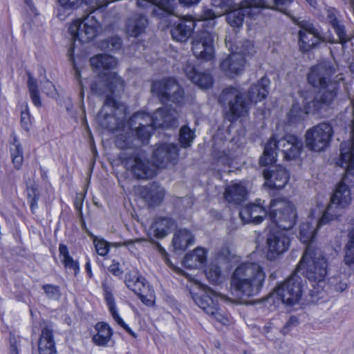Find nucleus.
Instances as JSON below:
<instances>
[{
  "label": "nucleus",
  "instance_id": "nucleus-1",
  "mask_svg": "<svg viewBox=\"0 0 354 354\" xmlns=\"http://www.w3.org/2000/svg\"><path fill=\"white\" fill-rule=\"evenodd\" d=\"M335 69L329 62H322L312 66L307 75L308 83L319 88L314 91H304L305 107L307 113H321L332 106L338 95L339 81L333 78Z\"/></svg>",
  "mask_w": 354,
  "mask_h": 354
},
{
  "label": "nucleus",
  "instance_id": "nucleus-29",
  "mask_svg": "<svg viewBox=\"0 0 354 354\" xmlns=\"http://www.w3.org/2000/svg\"><path fill=\"white\" fill-rule=\"evenodd\" d=\"M148 20L145 15L138 13L134 14L127 20V34L131 37H138L145 32Z\"/></svg>",
  "mask_w": 354,
  "mask_h": 354
},
{
  "label": "nucleus",
  "instance_id": "nucleus-32",
  "mask_svg": "<svg viewBox=\"0 0 354 354\" xmlns=\"http://www.w3.org/2000/svg\"><path fill=\"white\" fill-rule=\"evenodd\" d=\"M39 354H56L53 330L45 327L41 330L38 345Z\"/></svg>",
  "mask_w": 354,
  "mask_h": 354
},
{
  "label": "nucleus",
  "instance_id": "nucleus-56",
  "mask_svg": "<svg viewBox=\"0 0 354 354\" xmlns=\"http://www.w3.org/2000/svg\"><path fill=\"white\" fill-rule=\"evenodd\" d=\"M152 125L153 129L162 128L164 124V109H158L151 115Z\"/></svg>",
  "mask_w": 354,
  "mask_h": 354
},
{
  "label": "nucleus",
  "instance_id": "nucleus-41",
  "mask_svg": "<svg viewBox=\"0 0 354 354\" xmlns=\"http://www.w3.org/2000/svg\"><path fill=\"white\" fill-rule=\"evenodd\" d=\"M247 10L243 9L240 6L238 8L232 10L226 14V21L232 27H241L244 21V18L247 16Z\"/></svg>",
  "mask_w": 354,
  "mask_h": 354
},
{
  "label": "nucleus",
  "instance_id": "nucleus-48",
  "mask_svg": "<svg viewBox=\"0 0 354 354\" xmlns=\"http://www.w3.org/2000/svg\"><path fill=\"white\" fill-rule=\"evenodd\" d=\"M122 46V40L120 37L114 36L103 39L100 43V48L102 50L114 52L119 50Z\"/></svg>",
  "mask_w": 354,
  "mask_h": 354
},
{
  "label": "nucleus",
  "instance_id": "nucleus-22",
  "mask_svg": "<svg viewBox=\"0 0 354 354\" xmlns=\"http://www.w3.org/2000/svg\"><path fill=\"white\" fill-rule=\"evenodd\" d=\"M183 71L187 78L200 88L207 89L212 87V75L207 71L200 72L193 62L187 60L183 66Z\"/></svg>",
  "mask_w": 354,
  "mask_h": 354
},
{
  "label": "nucleus",
  "instance_id": "nucleus-6",
  "mask_svg": "<svg viewBox=\"0 0 354 354\" xmlns=\"http://www.w3.org/2000/svg\"><path fill=\"white\" fill-rule=\"evenodd\" d=\"M302 149V141L294 135H286L279 140L272 137L266 144L263 154L259 158V163L261 166H266L274 162L277 160V150L281 151L286 160L296 159Z\"/></svg>",
  "mask_w": 354,
  "mask_h": 354
},
{
  "label": "nucleus",
  "instance_id": "nucleus-44",
  "mask_svg": "<svg viewBox=\"0 0 354 354\" xmlns=\"http://www.w3.org/2000/svg\"><path fill=\"white\" fill-rule=\"evenodd\" d=\"M330 26L334 30L338 37V41L335 40V43H339L342 45H344L349 42L353 37V36H351L347 33L346 26L342 19L336 23H333Z\"/></svg>",
  "mask_w": 354,
  "mask_h": 354
},
{
  "label": "nucleus",
  "instance_id": "nucleus-63",
  "mask_svg": "<svg viewBox=\"0 0 354 354\" xmlns=\"http://www.w3.org/2000/svg\"><path fill=\"white\" fill-rule=\"evenodd\" d=\"M19 337H17L14 335H10V354H18V346L19 345Z\"/></svg>",
  "mask_w": 354,
  "mask_h": 354
},
{
  "label": "nucleus",
  "instance_id": "nucleus-37",
  "mask_svg": "<svg viewBox=\"0 0 354 354\" xmlns=\"http://www.w3.org/2000/svg\"><path fill=\"white\" fill-rule=\"evenodd\" d=\"M91 65L95 69H112L117 66V60L111 55L100 54L90 59Z\"/></svg>",
  "mask_w": 354,
  "mask_h": 354
},
{
  "label": "nucleus",
  "instance_id": "nucleus-45",
  "mask_svg": "<svg viewBox=\"0 0 354 354\" xmlns=\"http://www.w3.org/2000/svg\"><path fill=\"white\" fill-rule=\"evenodd\" d=\"M10 154L15 167L19 169L24 160L23 149L16 136H14L13 138L12 147H10Z\"/></svg>",
  "mask_w": 354,
  "mask_h": 354
},
{
  "label": "nucleus",
  "instance_id": "nucleus-9",
  "mask_svg": "<svg viewBox=\"0 0 354 354\" xmlns=\"http://www.w3.org/2000/svg\"><path fill=\"white\" fill-rule=\"evenodd\" d=\"M270 219L281 231L286 232L291 229L296 223V209L289 201L283 199L272 200L269 209Z\"/></svg>",
  "mask_w": 354,
  "mask_h": 354
},
{
  "label": "nucleus",
  "instance_id": "nucleus-33",
  "mask_svg": "<svg viewBox=\"0 0 354 354\" xmlns=\"http://www.w3.org/2000/svg\"><path fill=\"white\" fill-rule=\"evenodd\" d=\"M194 239L191 232L185 229L178 230L174 235L172 244L175 250L185 251L186 248L194 244Z\"/></svg>",
  "mask_w": 354,
  "mask_h": 354
},
{
  "label": "nucleus",
  "instance_id": "nucleus-17",
  "mask_svg": "<svg viewBox=\"0 0 354 354\" xmlns=\"http://www.w3.org/2000/svg\"><path fill=\"white\" fill-rule=\"evenodd\" d=\"M124 282L127 286L139 297L143 304L148 306L154 304V291L145 278L136 272H129L125 275Z\"/></svg>",
  "mask_w": 354,
  "mask_h": 354
},
{
  "label": "nucleus",
  "instance_id": "nucleus-15",
  "mask_svg": "<svg viewBox=\"0 0 354 354\" xmlns=\"http://www.w3.org/2000/svg\"><path fill=\"white\" fill-rule=\"evenodd\" d=\"M126 166L131 169L133 176L138 180H147L156 175V169L140 149H133L127 158Z\"/></svg>",
  "mask_w": 354,
  "mask_h": 354
},
{
  "label": "nucleus",
  "instance_id": "nucleus-4",
  "mask_svg": "<svg viewBox=\"0 0 354 354\" xmlns=\"http://www.w3.org/2000/svg\"><path fill=\"white\" fill-rule=\"evenodd\" d=\"M266 278L262 267L253 262H243L232 272L230 287L239 297H252L261 291Z\"/></svg>",
  "mask_w": 354,
  "mask_h": 354
},
{
  "label": "nucleus",
  "instance_id": "nucleus-7",
  "mask_svg": "<svg viewBox=\"0 0 354 354\" xmlns=\"http://www.w3.org/2000/svg\"><path fill=\"white\" fill-rule=\"evenodd\" d=\"M218 101L224 108L228 109L227 117L229 120L245 116L249 112L250 102L243 90L239 87L225 88L219 95Z\"/></svg>",
  "mask_w": 354,
  "mask_h": 354
},
{
  "label": "nucleus",
  "instance_id": "nucleus-18",
  "mask_svg": "<svg viewBox=\"0 0 354 354\" xmlns=\"http://www.w3.org/2000/svg\"><path fill=\"white\" fill-rule=\"evenodd\" d=\"M128 126L131 130L134 131L136 136L140 139V142L147 145L152 130L151 115L139 112L133 114L128 121Z\"/></svg>",
  "mask_w": 354,
  "mask_h": 354
},
{
  "label": "nucleus",
  "instance_id": "nucleus-24",
  "mask_svg": "<svg viewBox=\"0 0 354 354\" xmlns=\"http://www.w3.org/2000/svg\"><path fill=\"white\" fill-rule=\"evenodd\" d=\"M263 175L266 180L265 185L271 189H280L284 187L289 179L288 171L281 166H274L271 169L264 170Z\"/></svg>",
  "mask_w": 354,
  "mask_h": 354
},
{
  "label": "nucleus",
  "instance_id": "nucleus-27",
  "mask_svg": "<svg viewBox=\"0 0 354 354\" xmlns=\"http://www.w3.org/2000/svg\"><path fill=\"white\" fill-rule=\"evenodd\" d=\"M247 189L241 183H232L225 187L224 198L232 205H239L246 199Z\"/></svg>",
  "mask_w": 354,
  "mask_h": 354
},
{
  "label": "nucleus",
  "instance_id": "nucleus-31",
  "mask_svg": "<svg viewBox=\"0 0 354 354\" xmlns=\"http://www.w3.org/2000/svg\"><path fill=\"white\" fill-rule=\"evenodd\" d=\"M319 221L315 222L313 217H309L306 222L300 225L299 239L304 243H310L313 242L315 237L316 230L322 225Z\"/></svg>",
  "mask_w": 354,
  "mask_h": 354
},
{
  "label": "nucleus",
  "instance_id": "nucleus-46",
  "mask_svg": "<svg viewBox=\"0 0 354 354\" xmlns=\"http://www.w3.org/2000/svg\"><path fill=\"white\" fill-rule=\"evenodd\" d=\"M348 238V243L344 247V262L351 266L354 264V227L349 231Z\"/></svg>",
  "mask_w": 354,
  "mask_h": 354
},
{
  "label": "nucleus",
  "instance_id": "nucleus-61",
  "mask_svg": "<svg viewBox=\"0 0 354 354\" xmlns=\"http://www.w3.org/2000/svg\"><path fill=\"white\" fill-rule=\"evenodd\" d=\"M85 4L89 5L91 12L97 9L106 7L111 2L109 0H84Z\"/></svg>",
  "mask_w": 354,
  "mask_h": 354
},
{
  "label": "nucleus",
  "instance_id": "nucleus-42",
  "mask_svg": "<svg viewBox=\"0 0 354 354\" xmlns=\"http://www.w3.org/2000/svg\"><path fill=\"white\" fill-rule=\"evenodd\" d=\"M225 44L227 46H229L230 50L235 53H239L243 57V55H252L256 52L252 41L248 39L240 41L234 50L232 48V43L227 41V39H225Z\"/></svg>",
  "mask_w": 354,
  "mask_h": 354
},
{
  "label": "nucleus",
  "instance_id": "nucleus-54",
  "mask_svg": "<svg viewBox=\"0 0 354 354\" xmlns=\"http://www.w3.org/2000/svg\"><path fill=\"white\" fill-rule=\"evenodd\" d=\"M326 21L330 26L339 21L341 19L339 12L335 8L328 7L326 8Z\"/></svg>",
  "mask_w": 354,
  "mask_h": 354
},
{
  "label": "nucleus",
  "instance_id": "nucleus-36",
  "mask_svg": "<svg viewBox=\"0 0 354 354\" xmlns=\"http://www.w3.org/2000/svg\"><path fill=\"white\" fill-rule=\"evenodd\" d=\"M218 15L216 14L212 9H204L199 15L198 21L202 22L201 29L198 32H208L216 33L214 30L216 19Z\"/></svg>",
  "mask_w": 354,
  "mask_h": 354
},
{
  "label": "nucleus",
  "instance_id": "nucleus-8",
  "mask_svg": "<svg viewBox=\"0 0 354 354\" xmlns=\"http://www.w3.org/2000/svg\"><path fill=\"white\" fill-rule=\"evenodd\" d=\"M192 297L195 304L212 318L223 324L227 323L228 319L218 304V299L231 301L232 299L227 296L218 293L209 287L204 286L198 292L192 294Z\"/></svg>",
  "mask_w": 354,
  "mask_h": 354
},
{
  "label": "nucleus",
  "instance_id": "nucleus-57",
  "mask_svg": "<svg viewBox=\"0 0 354 354\" xmlns=\"http://www.w3.org/2000/svg\"><path fill=\"white\" fill-rule=\"evenodd\" d=\"M43 289L46 296L51 299H57L60 297L59 288L57 286L46 284L43 286Z\"/></svg>",
  "mask_w": 354,
  "mask_h": 354
},
{
  "label": "nucleus",
  "instance_id": "nucleus-60",
  "mask_svg": "<svg viewBox=\"0 0 354 354\" xmlns=\"http://www.w3.org/2000/svg\"><path fill=\"white\" fill-rule=\"evenodd\" d=\"M157 6L159 10L167 13L174 14L175 12L174 0H160Z\"/></svg>",
  "mask_w": 354,
  "mask_h": 354
},
{
  "label": "nucleus",
  "instance_id": "nucleus-28",
  "mask_svg": "<svg viewBox=\"0 0 354 354\" xmlns=\"http://www.w3.org/2000/svg\"><path fill=\"white\" fill-rule=\"evenodd\" d=\"M270 81L266 77H261L256 84L251 86L248 91V98L251 103H257L266 99L269 93Z\"/></svg>",
  "mask_w": 354,
  "mask_h": 354
},
{
  "label": "nucleus",
  "instance_id": "nucleus-62",
  "mask_svg": "<svg viewBox=\"0 0 354 354\" xmlns=\"http://www.w3.org/2000/svg\"><path fill=\"white\" fill-rule=\"evenodd\" d=\"M298 324V319L295 316H291L281 329V333L287 334L290 328L296 326Z\"/></svg>",
  "mask_w": 354,
  "mask_h": 354
},
{
  "label": "nucleus",
  "instance_id": "nucleus-52",
  "mask_svg": "<svg viewBox=\"0 0 354 354\" xmlns=\"http://www.w3.org/2000/svg\"><path fill=\"white\" fill-rule=\"evenodd\" d=\"M205 272L208 280L212 283L216 284L221 282V270L217 265L211 264Z\"/></svg>",
  "mask_w": 354,
  "mask_h": 354
},
{
  "label": "nucleus",
  "instance_id": "nucleus-3",
  "mask_svg": "<svg viewBox=\"0 0 354 354\" xmlns=\"http://www.w3.org/2000/svg\"><path fill=\"white\" fill-rule=\"evenodd\" d=\"M340 166L345 168V174L337 184L330 203L320 218L319 224L325 225L337 218L351 201L350 184L354 178V152H342Z\"/></svg>",
  "mask_w": 354,
  "mask_h": 354
},
{
  "label": "nucleus",
  "instance_id": "nucleus-12",
  "mask_svg": "<svg viewBox=\"0 0 354 354\" xmlns=\"http://www.w3.org/2000/svg\"><path fill=\"white\" fill-rule=\"evenodd\" d=\"M151 91L162 104L173 102L180 104L184 99V91L174 78L153 82Z\"/></svg>",
  "mask_w": 354,
  "mask_h": 354
},
{
  "label": "nucleus",
  "instance_id": "nucleus-19",
  "mask_svg": "<svg viewBox=\"0 0 354 354\" xmlns=\"http://www.w3.org/2000/svg\"><path fill=\"white\" fill-rule=\"evenodd\" d=\"M290 238L286 232L281 230L271 232L267 238L268 259H273L279 254L285 252L290 246Z\"/></svg>",
  "mask_w": 354,
  "mask_h": 354
},
{
  "label": "nucleus",
  "instance_id": "nucleus-25",
  "mask_svg": "<svg viewBox=\"0 0 354 354\" xmlns=\"http://www.w3.org/2000/svg\"><path fill=\"white\" fill-rule=\"evenodd\" d=\"M178 156L177 147L173 144H161L153 153L154 163L158 167H165L174 162Z\"/></svg>",
  "mask_w": 354,
  "mask_h": 354
},
{
  "label": "nucleus",
  "instance_id": "nucleus-43",
  "mask_svg": "<svg viewBox=\"0 0 354 354\" xmlns=\"http://www.w3.org/2000/svg\"><path fill=\"white\" fill-rule=\"evenodd\" d=\"M59 252L64 258L62 263L65 268L73 270L74 274L76 276L79 272V265L77 261H74L70 256L67 246L64 244H59Z\"/></svg>",
  "mask_w": 354,
  "mask_h": 354
},
{
  "label": "nucleus",
  "instance_id": "nucleus-30",
  "mask_svg": "<svg viewBox=\"0 0 354 354\" xmlns=\"http://www.w3.org/2000/svg\"><path fill=\"white\" fill-rule=\"evenodd\" d=\"M174 225V221L169 217H157L151 226V234L157 239H163Z\"/></svg>",
  "mask_w": 354,
  "mask_h": 354
},
{
  "label": "nucleus",
  "instance_id": "nucleus-14",
  "mask_svg": "<svg viewBox=\"0 0 354 354\" xmlns=\"http://www.w3.org/2000/svg\"><path fill=\"white\" fill-rule=\"evenodd\" d=\"M101 31V26L94 17L86 16L83 19L75 20L69 26L68 32L73 40L87 43L93 40Z\"/></svg>",
  "mask_w": 354,
  "mask_h": 354
},
{
  "label": "nucleus",
  "instance_id": "nucleus-55",
  "mask_svg": "<svg viewBox=\"0 0 354 354\" xmlns=\"http://www.w3.org/2000/svg\"><path fill=\"white\" fill-rule=\"evenodd\" d=\"M95 250L100 256H105L109 251V243L103 239H98L95 237L93 239Z\"/></svg>",
  "mask_w": 354,
  "mask_h": 354
},
{
  "label": "nucleus",
  "instance_id": "nucleus-59",
  "mask_svg": "<svg viewBox=\"0 0 354 354\" xmlns=\"http://www.w3.org/2000/svg\"><path fill=\"white\" fill-rule=\"evenodd\" d=\"M351 143H342L341 144V153H340V161H342V152H347L349 153H354V120L352 121V126H351Z\"/></svg>",
  "mask_w": 354,
  "mask_h": 354
},
{
  "label": "nucleus",
  "instance_id": "nucleus-53",
  "mask_svg": "<svg viewBox=\"0 0 354 354\" xmlns=\"http://www.w3.org/2000/svg\"><path fill=\"white\" fill-rule=\"evenodd\" d=\"M28 86L33 104L37 106H39L41 105V100L37 90V80L29 76Z\"/></svg>",
  "mask_w": 354,
  "mask_h": 354
},
{
  "label": "nucleus",
  "instance_id": "nucleus-51",
  "mask_svg": "<svg viewBox=\"0 0 354 354\" xmlns=\"http://www.w3.org/2000/svg\"><path fill=\"white\" fill-rule=\"evenodd\" d=\"M57 1L60 6V8H58L57 17L60 20L64 19V17L63 16V14L62 13V12L70 11L71 10L76 9L79 6V4H78L79 0H57Z\"/></svg>",
  "mask_w": 354,
  "mask_h": 354
},
{
  "label": "nucleus",
  "instance_id": "nucleus-11",
  "mask_svg": "<svg viewBox=\"0 0 354 354\" xmlns=\"http://www.w3.org/2000/svg\"><path fill=\"white\" fill-rule=\"evenodd\" d=\"M333 134L332 126L327 122H321L306 131V146L310 151H323L329 145Z\"/></svg>",
  "mask_w": 354,
  "mask_h": 354
},
{
  "label": "nucleus",
  "instance_id": "nucleus-23",
  "mask_svg": "<svg viewBox=\"0 0 354 354\" xmlns=\"http://www.w3.org/2000/svg\"><path fill=\"white\" fill-rule=\"evenodd\" d=\"M140 194L149 207H154L163 201L165 190L158 183L152 182L142 187Z\"/></svg>",
  "mask_w": 354,
  "mask_h": 354
},
{
  "label": "nucleus",
  "instance_id": "nucleus-50",
  "mask_svg": "<svg viewBox=\"0 0 354 354\" xmlns=\"http://www.w3.org/2000/svg\"><path fill=\"white\" fill-rule=\"evenodd\" d=\"M303 98H304L303 104H304V107L305 109L304 111L300 109V106L298 104H293L289 111V113H288V118H289V121L290 122L295 123L297 121L303 119L304 115L310 113L306 112V109L305 104H304L306 100H305L304 97H303ZM311 113L315 114L316 113Z\"/></svg>",
  "mask_w": 354,
  "mask_h": 354
},
{
  "label": "nucleus",
  "instance_id": "nucleus-16",
  "mask_svg": "<svg viewBox=\"0 0 354 354\" xmlns=\"http://www.w3.org/2000/svg\"><path fill=\"white\" fill-rule=\"evenodd\" d=\"M218 34L208 32H198L192 42V50L197 59L209 61L214 56V45Z\"/></svg>",
  "mask_w": 354,
  "mask_h": 354
},
{
  "label": "nucleus",
  "instance_id": "nucleus-5",
  "mask_svg": "<svg viewBox=\"0 0 354 354\" xmlns=\"http://www.w3.org/2000/svg\"><path fill=\"white\" fill-rule=\"evenodd\" d=\"M327 268V260L322 251L308 245L297 266V272H301L312 283L311 296L318 295L324 290Z\"/></svg>",
  "mask_w": 354,
  "mask_h": 354
},
{
  "label": "nucleus",
  "instance_id": "nucleus-20",
  "mask_svg": "<svg viewBox=\"0 0 354 354\" xmlns=\"http://www.w3.org/2000/svg\"><path fill=\"white\" fill-rule=\"evenodd\" d=\"M264 203V201L258 198L254 203L248 204L242 207L239 212V216L243 222L255 224L261 223L268 214V210Z\"/></svg>",
  "mask_w": 354,
  "mask_h": 354
},
{
  "label": "nucleus",
  "instance_id": "nucleus-2",
  "mask_svg": "<svg viewBox=\"0 0 354 354\" xmlns=\"http://www.w3.org/2000/svg\"><path fill=\"white\" fill-rule=\"evenodd\" d=\"M124 82L115 73H109L106 77H98L91 85V91L95 95L106 97L102 108L97 115L100 125L113 131L116 128L114 111L118 104L113 95L116 92L123 91Z\"/></svg>",
  "mask_w": 354,
  "mask_h": 354
},
{
  "label": "nucleus",
  "instance_id": "nucleus-21",
  "mask_svg": "<svg viewBox=\"0 0 354 354\" xmlns=\"http://www.w3.org/2000/svg\"><path fill=\"white\" fill-rule=\"evenodd\" d=\"M195 26V20L192 17H184L171 26L170 33L172 39L180 43H185L192 35Z\"/></svg>",
  "mask_w": 354,
  "mask_h": 354
},
{
  "label": "nucleus",
  "instance_id": "nucleus-34",
  "mask_svg": "<svg viewBox=\"0 0 354 354\" xmlns=\"http://www.w3.org/2000/svg\"><path fill=\"white\" fill-rule=\"evenodd\" d=\"M134 131L130 129L129 131L123 132L116 136L115 144L117 147L122 149H138L140 139L134 137Z\"/></svg>",
  "mask_w": 354,
  "mask_h": 354
},
{
  "label": "nucleus",
  "instance_id": "nucleus-49",
  "mask_svg": "<svg viewBox=\"0 0 354 354\" xmlns=\"http://www.w3.org/2000/svg\"><path fill=\"white\" fill-rule=\"evenodd\" d=\"M194 132L187 126L180 128L179 141L184 148L189 147L194 139Z\"/></svg>",
  "mask_w": 354,
  "mask_h": 354
},
{
  "label": "nucleus",
  "instance_id": "nucleus-26",
  "mask_svg": "<svg viewBox=\"0 0 354 354\" xmlns=\"http://www.w3.org/2000/svg\"><path fill=\"white\" fill-rule=\"evenodd\" d=\"M245 64V58L232 52L227 58L221 63V68L227 76L239 75L243 72Z\"/></svg>",
  "mask_w": 354,
  "mask_h": 354
},
{
  "label": "nucleus",
  "instance_id": "nucleus-13",
  "mask_svg": "<svg viewBox=\"0 0 354 354\" xmlns=\"http://www.w3.org/2000/svg\"><path fill=\"white\" fill-rule=\"evenodd\" d=\"M297 25L300 28L298 32L299 49L304 53L314 48L320 42L335 44L333 37L326 39L322 36L319 30L309 21H300Z\"/></svg>",
  "mask_w": 354,
  "mask_h": 354
},
{
  "label": "nucleus",
  "instance_id": "nucleus-10",
  "mask_svg": "<svg viewBox=\"0 0 354 354\" xmlns=\"http://www.w3.org/2000/svg\"><path fill=\"white\" fill-rule=\"evenodd\" d=\"M304 281L297 272L292 273L285 281L276 287L272 295L283 303L292 306L297 304L301 298Z\"/></svg>",
  "mask_w": 354,
  "mask_h": 354
},
{
  "label": "nucleus",
  "instance_id": "nucleus-38",
  "mask_svg": "<svg viewBox=\"0 0 354 354\" xmlns=\"http://www.w3.org/2000/svg\"><path fill=\"white\" fill-rule=\"evenodd\" d=\"M97 334L93 335V342L100 346H104L109 342L112 335V331L108 324L100 322L95 325Z\"/></svg>",
  "mask_w": 354,
  "mask_h": 354
},
{
  "label": "nucleus",
  "instance_id": "nucleus-39",
  "mask_svg": "<svg viewBox=\"0 0 354 354\" xmlns=\"http://www.w3.org/2000/svg\"><path fill=\"white\" fill-rule=\"evenodd\" d=\"M104 297L111 314L114 320L122 326L128 333L133 335V332L131 328L124 323L122 319L119 316L115 308V299L113 294L107 289L104 290Z\"/></svg>",
  "mask_w": 354,
  "mask_h": 354
},
{
  "label": "nucleus",
  "instance_id": "nucleus-58",
  "mask_svg": "<svg viewBox=\"0 0 354 354\" xmlns=\"http://www.w3.org/2000/svg\"><path fill=\"white\" fill-rule=\"evenodd\" d=\"M28 198L32 209L37 207V201L39 199V194L37 189L35 186H30L27 189Z\"/></svg>",
  "mask_w": 354,
  "mask_h": 354
},
{
  "label": "nucleus",
  "instance_id": "nucleus-47",
  "mask_svg": "<svg viewBox=\"0 0 354 354\" xmlns=\"http://www.w3.org/2000/svg\"><path fill=\"white\" fill-rule=\"evenodd\" d=\"M164 109V124L162 128H174L178 126V112L170 106L162 107Z\"/></svg>",
  "mask_w": 354,
  "mask_h": 354
},
{
  "label": "nucleus",
  "instance_id": "nucleus-40",
  "mask_svg": "<svg viewBox=\"0 0 354 354\" xmlns=\"http://www.w3.org/2000/svg\"><path fill=\"white\" fill-rule=\"evenodd\" d=\"M239 6L247 12L248 17H253L260 8H270L271 6L266 0H243Z\"/></svg>",
  "mask_w": 354,
  "mask_h": 354
},
{
  "label": "nucleus",
  "instance_id": "nucleus-64",
  "mask_svg": "<svg viewBox=\"0 0 354 354\" xmlns=\"http://www.w3.org/2000/svg\"><path fill=\"white\" fill-rule=\"evenodd\" d=\"M292 0H273L277 10L286 12L287 7L292 3Z\"/></svg>",
  "mask_w": 354,
  "mask_h": 354
},
{
  "label": "nucleus",
  "instance_id": "nucleus-35",
  "mask_svg": "<svg viewBox=\"0 0 354 354\" xmlns=\"http://www.w3.org/2000/svg\"><path fill=\"white\" fill-rule=\"evenodd\" d=\"M206 261V252L198 248L192 253L187 254L183 261L184 266L190 269L199 268Z\"/></svg>",
  "mask_w": 354,
  "mask_h": 354
}]
</instances>
